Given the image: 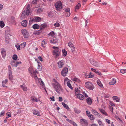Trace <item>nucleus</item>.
Masks as SVG:
<instances>
[{
    "instance_id": "nucleus-4",
    "label": "nucleus",
    "mask_w": 126,
    "mask_h": 126,
    "mask_svg": "<svg viewBox=\"0 0 126 126\" xmlns=\"http://www.w3.org/2000/svg\"><path fill=\"white\" fill-rule=\"evenodd\" d=\"M86 87L90 90H92L94 89V86L93 84L90 82H88L85 84Z\"/></svg>"
},
{
    "instance_id": "nucleus-31",
    "label": "nucleus",
    "mask_w": 126,
    "mask_h": 126,
    "mask_svg": "<svg viewBox=\"0 0 126 126\" xmlns=\"http://www.w3.org/2000/svg\"><path fill=\"white\" fill-rule=\"evenodd\" d=\"M35 19L36 20V22H39L41 20V17H38V16H36L35 17Z\"/></svg>"
},
{
    "instance_id": "nucleus-14",
    "label": "nucleus",
    "mask_w": 126,
    "mask_h": 126,
    "mask_svg": "<svg viewBox=\"0 0 126 126\" xmlns=\"http://www.w3.org/2000/svg\"><path fill=\"white\" fill-rule=\"evenodd\" d=\"M47 26V24L46 23H44L42 24L40 26V29L41 30H43Z\"/></svg>"
},
{
    "instance_id": "nucleus-15",
    "label": "nucleus",
    "mask_w": 126,
    "mask_h": 126,
    "mask_svg": "<svg viewBox=\"0 0 126 126\" xmlns=\"http://www.w3.org/2000/svg\"><path fill=\"white\" fill-rule=\"evenodd\" d=\"M91 70L92 71L94 72L96 74H98L99 76H101L102 75L101 73L99 71H96V69H94L93 68H91Z\"/></svg>"
},
{
    "instance_id": "nucleus-28",
    "label": "nucleus",
    "mask_w": 126,
    "mask_h": 126,
    "mask_svg": "<svg viewBox=\"0 0 126 126\" xmlns=\"http://www.w3.org/2000/svg\"><path fill=\"white\" fill-rule=\"evenodd\" d=\"M99 109L101 113L106 115H107V113L103 109Z\"/></svg>"
},
{
    "instance_id": "nucleus-9",
    "label": "nucleus",
    "mask_w": 126,
    "mask_h": 126,
    "mask_svg": "<svg viewBox=\"0 0 126 126\" xmlns=\"http://www.w3.org/2000/svg\"><path fill=\"white\" fill-rule=\"evenodd\" d=\"M80 122L82 126H87L88 125V124L87 121L84 119H81L80 121Z\"/></svg>"
},
{
    "instance_id": "nucleus-47",
    "label": "nucleus",
    "mask_w": 126,
    "mask_h": 126,
    "mask_svg": "<svg viewBox=\"0 0 126 126\" xmlns=\"http://www.w3.org/2000/svg\"><path fill=\"white\" fill-rule=\"evenodd\" d=\"M43 11V10L41 8H39L37 10V11L38 13H41Z\"/></svg>"
},
{
    "instance_id": "nucleus-22",
    "label": "nucleus",
    "mask_w": 126,
    "mask_h": 126,
    "mask_svg": "<svg viewBox=\"0 0 126 126\" xmlns=\"http://www.w3.org/2000/svg\"><path fill=\"white\" fill-rule=\"evenodd\" d=\"M58 41V40L57 39L54 38L50 40V42L51 43L55 44Z\"/></svg>"
},
{
    "instance_id": "nucleus-57",
    "label": "nucleus",
    "mask_w": 126,
    "mask_h": 126,
    "mask_svg": "<svg viewBox=\"0 0 126 126\" xmlns=\"http://www.w3.org/2000/svg\"><path fill=\"white\" fill-rule=\"evenodd\" d=\"M42 67H41L40 65H38V69L39 71H41L42 70Z\"/></svg>"
},
{
    "instance_id": "nucleus-27",
    "label": "nucleus",
    "mask_w": 126,
    "mask_h": 126,
    "mask_svg": "<svg viewBox=\"0 0 126 126\" xmlns=\"http://www.w3.org/2000/svg\"><path fill=\"white\" fill-rule=\"evenodd\" d=\"M47 42V40H43L42 42V46L44 47V46L46 44Z\"/></svg>"
},
{
    "instance_id": "nucleus-41",
    "label": "nucleus",
    "mask_w": 126,
    "mask_h": 126,
    "mask_svg": "<svg viewBox=\"0 0 126 126\" xmlns=\"http://www.w3.org/2000/svg\"><path fill=\"white\" fill-rule=\"evenodd\" d=\"M81 5V4L80 3H78V4L76 5V6L75 7L76 9H79V8L80 7V6Z\"/></svg>"
},
{
    "instance_id": "nucleus-61",
    "label": "nucleus",
    "mask_w": 126,
    "mask_h": 126,
    "mask_svg": "<svg viewBox=\"0 0 126 126\" xmlns=\"http://www.w3.org/2000/svg\"><path fill=\"white\" fill-rule=\"evenodd\" d=\"M16 47L18 50H19L20 49V47L19 45H16Z\"/></svg>"
},
{
    "instance_id": "nucleus-54",
    "label": "nucleus",
    "mask_w": 126,
    "mask_h": 126,
    "mask_svg": "<svg viewBox=\"0 0 126 126\" xmlns=\"http://www.w3.org/2000/svg\"><path fill=\"white\" fill-rule=\"evenodd\" d=\"M30 11L29 9H26V13L27 16H28L30 13Z\"/></svg>"
},
{
    "instance_id": "nucleus-2",
    "label": "nucleus",
    "mask_w": 126,
    "mask_h": 126,
    "mask_svg": "<svg viewBox=\"0 0 126 126\" xmlns=\"http://www.w3.org/2000/svg\"><path fill=\"white\" fill-rule=\"evenodd\" d=\"M52 48L55 49L54 51L53 52V55L56 57H58L60 54L61 52V49H60L58 47H53Z\"/></svg>"
},
{
    "instance_id": "nucleus-64",
    "label": "nucleus",
    "mask_w": 126,
    "mask_h": 126,
    "mask_svg": "<svg viewBox=\"0 0 126 126\" xmlns=\"http://www.w3.org/2000/svg\"><path fill=\"white\" fill-rule=\"evenodd\" d=\"M38 59L41 62L43 61L42 58L40 56H39Z\"/></svg>"
},
{
    "instance_id": "nucleus-43",
    "label": "nucleus",
    "mask_w": 126,
    "mask_h": 126,
    "mask_svg": "<svg viewBox=\"0 0 126 126\" xmlns=\"http://www.w3.org/2000/svg\"><path fill=\"white\" fill-rule=\"evenodd\" d=\"M21 87L24 91H26L27 90V88L26 87H24L23 85H21L20 86Z\"/></svg>"
},
{
    "instance_id": "nucleus-20",
    "label": "nucleus",
    "mask_w": 126,
    "mask_h": 126,
    "mask_svg": "<svg viewBox=\"0 0 126 126\" xmlns=\"http://www.w3.org/2000/svg\"><path fill=\"white\" fill-rule=\"evenodd\" d=\"M8 81V80L7 79H6L5 80H4L2 82V85L3 87H7L5 85L6 83Z\"/></svg>"
},
{
    "instance_id": "nucleus-16",
    "label": "nucleus",
    "mask_w": 126,
    "mask_h": 126,
    "mask_svg": "<svg viewBox=\"0 0 126 126\" xmlns=\"http://www.w3.org/2000/svg\"><path fill=\"white\" fill-rule=\"evenodd\" d=\"M86 102L89 105H90L91 104L92 102V101L91 98L90 97L87 98L86 99Z\"/></svg>"
},
{
    "instance_id": "nucleus-59",
    "label": "nucleus",
    "mask_w": 126,
    "mask_h": 126,
    "mask_svg": "<svg viewBox=\"0 0 126 126\" xmlns=\"http://www.w3.org/2000/svg\"><path fill=\"white\" fill-rule=\"evenodd\" d=\"M75 81L76 82H77L79 83V82H80L81 81H80V80L79 79H78L77 78H76V79Z\"/></svg>"
},
{
    "instance_id": "nucleus-3",
    "label": "nucleus",
    "mask_w": 126,
    "mask_h": 126,
    "mask_svg": "<svg viewBox=\"0 0 126 126\" xmlns=\"http://www.w3.org/2000/svg\"><path fill=\"white\" fill-rule=\"evenodd\" d=\"M28 70L29 72L32 76L33 75L35 77H37L36 73L37 72L36 70L34 71L32 67H30L29 68Z\"/></svg>"
},
{
    "instance_id": "nucleus-18",
    "label": "nucleus",
    "mask_w": 126,
    "mask_h": 126,
    "mask_svg": "<svg viewBox=\"0 0 126 126\" xmlns=\"http://www.w3.org/2000/svg\"><path fill=\"white\" fill-rule=\"evenodd\" d=\"M92 111L93 113L95 115H97L99 116H100L101 115L99 114L97 112L96 110H94V109H92Z\"/></svg>"
},
{
    "instance_id": "nucleus-11",
    "label": "nucleus",
    "mask_w": 126,
    "mask_h": 126,
    "mask_svg": "<svg viewBox=\"0 0 126 126\" xmlns=\"http://www.w3.org/2000/svg\"><path fill=\"white\" fill-rule=\"evenodd\" d=\"M21 62L20 61L19 62H16L15 63V62L13 61L11 63L12 65L16 67L18 64H21Z\"/></svg>"
},
{
    "instance_id": "nucleus-37",
    "label": "nucleus",
    "mask_w": 126,
    "mask_h": 126,
    "mask_svg": "<svg viewBox=\"0 0 126 126\" xmlns=\"http://www.w3.org/2000/svg\"><path fill=\"white\" fill-rule=\"evenodd\" d=\"M9 73V79L10 80H12L13 79L12 73Z\"/></svg>"
},
{
    "instance_id": "nucleus-6",
    "label": "nucleus",
    "mask_w": 126,
    "mask_h": 126,
    "mask_svg": "<svg viewBox=\"0 0 126 126\" xmlns=\"http://www.w3.org/2000/svg\"><path fill=\"white\" fill-rule=\"evenodd\" d=\"M90 62L91 64L93 66L98 67L99 66V64L98 62L93 59H90Z\"/></svg>"
},
{
    "instance_id": "nucleus-8",
    "label": "nucleus",
    "mask_w": 126,
    "mask_h": 126,
    "mask_svg": "<svg viewBox=\"0 0 126 126\" xmlns=\"http://www.w3.org/2000/svg\"><path fill=\"white\" fill-rule=\"evenodd\" d=\"M68 69L66 67L63 68L61 72V75L63 77L65 76L67 74Z\"/></svg>"
},
{
    "instance_id": "nucleus-42",
    "label": "nucleus",
    "mask_w": 126,
    "mask_h": 126,
    "mask_svg": "<svg viewBox=\"0 0 126 126\" xmlns=\"http://www.w3.org/2000/svg\"><path fill=\"white\" fill-rule=\"evenodd\" d=\"M5 114V111L4 110H2L0 114V117L3 116Z\"/></svg>"
},
{
    "instance_id": "nucleus-32",
    "label": "nucleus",
    "mask_w": 126,
    "mask_h": 126,
    "mask_svg": "<svg viewBox=\"0 0 126 126\" xmlns=\"http://www.w3.org/2000/svg\"><path fill=\"white\" fill-rule=\"evenodd\" d=\"M67 86L70 88L71 89L73 90V88L72 86L70 81H67Z\"/></svg>"
},
{
    "instance_id": "nucleus-53",
    "label": "nucleus",
    "mask_w": 126,
    "mask_h": 126,
    "mask_svg": "<svg viewBox=\"0 0 126 126\" xmlns=\"http://www.w3.org/2000/svg\"><path fill=\"white\" fill-rule=\"evenodd\" d=\"M70 12L65 13V15L66 17H68L70 16Z\"/></svg>"
},
{
    "instance_id": "nucleus-44",
    "label": "nucleus",
    "mask_w": 126,
    "mask_h": 126,
    "mask_svg": "<svg viewBox=\"0 0 126 126\" xmlns=\"http://www.w3.org/2000/svg\"><path fill=\"white\" fill-rule=\"evenodd\" d=\"M88 76H89L88 77L89 78H92L94 77L93 74L91 72H90L89 74V76L88 75Z\"/></svg>"
},
{
    "instance_id": "nucleus-63",
    "label": "nucleus",
    "mask_w": 126,
    "mask_h": 126,
    "mask_svg": "<svg viewBox=\"0 0 126 126\" xmlns=\"http://www.w3.org/2000/svg\"><path fill=\"white\" fill-rule=\"evenodd\" d=\"M106 121L108 124H110V121L108 119H106Z\"/></svg>"
},
{
    "instance_id": "nucleus-38",
    "label": "nucleus",
    "mask_w": 126,
    "mask_h": 126,
    "mask_svg": "<svg viewBox=\"0 0 126 126\" xmlns=\"http://www.w3.org/2000/svg\"><path fill=\"white\" fill-rule=\"evenodd\" d=\"M74 111L75 112L77 113H79L81 112L78 109L76 108H74Z\"/></svg>"
},
{
    "instance_id": "nucleus-62",
    "label": "nucleus",
    "mask_w": 126,
    "mask_h": 126,
    "mask_svg": "<svg viewBox=\"0 0 126 126\" xmlns=\"http://www.w3.org/2000/svg\"><path fill=\"white\" fill-rule=\"evenodd\" d=\"M54 98V97L53 96L52 97H50V98L52 101H55Z\"/></svg>"
},
{
    "instance_id": "nucleus-29",
    "label": "nucleus",
    "mask_w": 126,
    "mask_h": 126,
    "mask_svg": "<svg viewBox=\"0 0 126 126\" xmlns=\"http://www.w3.org/2000/svg\"><path fill=\"white\" fill-rule=\"evenodd\" d=\"M75 95H77V94H79L80 91L78 88H75Z\"/></svg>"
},
{
    "instance_id": "nucleus-23",
    "label": "nucleus",
    "mask_w": 126,
    "mask_h": 126,
    "mask_svg": "<svg viewBox=\"0 0 126 126\" xmlns=\"http://www.w3.org/2000/svg\"><path fill=\"white\" fill-rule=\"evenodd\" d=\"M32 28L34 29H38L40 28V26L38 24H35L32 26Z\"/></svg>"
},
{
    "instance_id": "nucleus-13",
    "label": "nucleus",
    "mask_w": 126,
    "mask_h": 126,
    "mask_svg": "<svg viewBox=\"0 0 126 126\" xmlns=\"http://www.w3.org/2000/svg\"><path fill=\"white\" fill-rule=\"evenodd\" d=\"M1 53L2 55V57L3 58L5 59L6 54L5 50L2 48V50L1 51Z\"/></svg>"
},
{
    "instance_id": "nucleus-1",
    "label": "nucleus",
    "mask_w": 126,
    "mask_h": 126,
    "mask_svg": "<svg viewBox=\"0 0 126 126\" xmlns=\"http://www.w3.org/2000/svg\"><path fill=\"white\" fill-rule=\"evenodd\" d=\"M53 86L56 91L58 94H60L59 91L63 92V89L59 83H57L56 85Z\"/></svg>"
},
{
    "instance_id": "nucleus-25",
    "label": "nucleus",
    "mask_w": 126,
    "mask_h": 126,
    "mask_svg": "<svg viewBox=\"0 0 126 126\" xmlns=\"http://www.w3.org/2000/svg\"><path fill=\"white\" fill-rule=\"evenodd\" d=\"M62 104L64 107L67 109L68 110L69 109V108L68 106L64 102H62Z\"/></svg>"
},
{
    "instance_id": "nucleus-10",
    "label": "nucleus",
    "mask_w": 126,
    "mask_h": 126,
    "mask_svg": "<svg viewBox=\"0 0 126 126\" xmlns=\"http://www.w3.org/2000/svg\"><path fill=\"white\" fill-rule=\"evenodd\" d=\"M76 96L81 100H83L84 98L83 95L80 94H77V95H76Z\"/></svg>"
},
{
    "instance_id": "nucleus-17",
    "label": "nucleus",
    "mask_w": 126,
    "mask_h": 126,
    "mask_svg": "<svg viewBox=\"0 0 126 126\" xmlns=\"http://www.w3.org/2000/svg\"><path fill=\"white\" fill-rule=\"evenodd\" d=\"M27 21L26 20H23L22 21L21 23V25L24 27H26L27 25Z\"/></svg>"
},
{
    "instance_id": "nucleus-36",
    "label": "nucleus",
    "mask_w": 126,
    "mask_h": 126,
    "mask_svg": "<svg viewBox=\"0 0 126 126\" xmlns=\"http://www.w3.org/2000/svg\"><path fill=\"white\" fill-rule=\"evenodd\" d=\"M62 52L63 53V55L65 57L66 56L67 54V51H66L65 49H64L62 50Z\"/></svg>"
},
{
    "instance_id": "nucleus-40",
    "label": "nucleus",
    "mask_w": 126,
    "mask_h": 126,
    "mask_svg": "<svg viewBox=\"0 0 126 126\" xmlns=\"http://www.w3.org/2000/svg\"><path fill=\"white\" fill-rule=\"evenodd\" d=\"M120 72L122 74H124L126 73V69H122L120 70Z\"/></svg>"
},
{
    "instance_id": "nucleus-60",
    "label": "nucleus",
    "mask_w": 126,
    "mask_h": 126,
    "mask_svg": "<svg viewBox=\"0 0 126 126\" xmlns=\"http://www.w3.org/2000/svg\"><path fill=\"white\" fill-rule=\"evenodd\" d=\"M33 113L35 115H36L37 114V111L36 110H33Z\"/></svg>"
},
{
    "instance_id": "nucleus-24",
    "label": "nucleus",
    "mask_w": 126,
    "mask_h": 126,
    "mask_svg": "<svg viewBox=\"0 0 126 126\" xmlns=\"http://www.w3.org/2000/svg\"><path fill=\"white\" fill-rule=\"evenodd\" d=\"M112 98L113 100H115L116 102H118L119 101V99L117 96H113Z\"/></svg>"
},
{
    "instance_id": "nucleus-5",
    "label": "nucleus",
    "mask_w": 126,
    "mask_h": 126,
    "mask_svg": "<svg viewBox=\"0 0 126 126\" xmlns=\"http://www.w3.org/2000/svg\"><path fill=\"white\" fill-rule=\"evenodd\" d=\"M56 9L58 11H59L62 8V2L59 1L56 2L55 4Z\"/></svg>"
},
{
    "instance_id": "nucleus-51",
    "label": "nucleus",
    "mask_w": 126,
    "mask_h": 126,
    "mask_svg": "<svg viewBox=\"0 0 126 126\" xmlns=\"http://www.w3.org/2000/svg\"><path fill=\"white\" fill-rule=\"evenodd\" d=\"M54 26L55 27H59L60 26V25L59 23L56 22L54 24Z\"/></svg>"
},
{
    "instance_id": "nucleus-35",
    "label": "nucleus",
    "mask_w": 126,
    "mask_h": 126,
    "mask_svg": "<svg viewBox=\"0 0 126 126\" xmlns=\"http://www.w3.org/2000/svg\"><path fill=\"white\" fill-rule=\"evenodd\" d=\"M97 83L98 85H99L101 87H102L103 86L102 84L101 83L100 81L99 80L97 81Z\"/></svg>"
},
{
    "instance_id": "nucleus-30",
    "label": "nucleus",
    "mask_w": 126,
    "mask_h": 126,
    "mask_svg": "<svg viewBox=\"0 0 126 126\" xmlns=\"http://www.w3.org/2000/svg\"><path fill=\"white\" fill-rule=\"evenodd\" d=\"M5 42L6 43H8L10 41V38L7 36H5Z\"/></svg>"
},
{
    "instance_id": "nucleus-52",
    "label": "nucleus",
    "mask_w": 126,
    "mask_h": 126,
    "mask_svg": "<svg viewBox=\"0 0 126 126\" xmlns=\"http://www.w3.org/2000/svg\"><path fill=\"white\" fill-rule=\"evenodd\" d=\"M26 43L25 42H24L23 43L21 44H20V45L21 46H22V47H25V46L26 45Z\"/></svg>"
},
{
    "instance_id": "nucleus-12",
    "label": "nucleus",
    "mask_w": 126,
    "mask_h": 126,
    "mask_svg": "<svg viewBox=\"0 0 126 126\" xmlns=\"http://www.w3.org/2000/svg\"><path fill=\"white\" fill-rule=\"evenodd\" d=\"M58 64V67L59 68H62L64 65V63L63 61H59Z\"/></svg>"
},
{
    "instance_id": "nucleus-19",
    "label": "nucleus",
    "mask_w": 126,
    "mask_h": 126,
    "mask_svg": "<svg viewBox=\"0 0 126 126\" xmlns=\"http://www.w3.org/2000/svg\"><path fill=\"white\" fill-rule=\"evenodd\" d=\"M116 79L114 78H113L112 79L111 81L110 82V84L111 85H114L116 83Z\"/></svg>"
},
{
    "instance_id": "nucleus-58",
    "label": "nucleus",
    "mask_w": 126,
    "mask_h": 126,
    "mask_svg": "<svg viewBox=\"0 0 126 126\" xmlns=\"http://www.w3.org/2000/svg\"><path fill=\"white\" fill-rule=\"evenodd\" d=\"M71 51L73 52L75 51V47L74 46L73 47H71Z\"/></svg>"
},
{
    "instance_id": "nucleus-56",
    "label": "nucleus",
    "mask_w": 126,
    "mask_h": 126,
    "mask_svg": "<svg viewBox=\"0 0 126 126\" xmlns=\"http://www.w3.org/2000/svg\"><path fill=\"white\" fill-rule=\"evenodd\" d=\"M98 122L99 125L100 126H102L103 124H102V122L99 120H98Z\"/></svg>"
},
{
    "instance_id": "nucleus-46",
    "label": "nucleus",
    "mask_w": 126,
    "mask_h": 126,
    "mask_svg": "<svg viewBox=\"0 0 126 126\" xmlns=\"http://www.w3.org/2000/svg\"><path fill=\"white\" fill-rule=\"evenodd\" d=\"M11 68L10 66L9 65L8 66V73H12Z\"/></svg>"
},
{
    "instance_id": "nucleus-48",
    "label": "nucleus",
    "mask_w": 126,
    "mask_h": 126,
    "mask_svg": "<svg viewBox=\"0 0 126 126\" xmlns=\"http://www.w3.org/2000/svg\"><path fill=\"white\" fill-rule=\"evenodd\" d=\"M54 34L55 33L53 31H52L50 32L48 34V35L49 36H53L54 35Z\"/></svg>"
},
{
    "instance_id": "nucleus-34",
    "label": "nucleus",
    "mask_w": 126,
    "mask_h": 126,
    "mask_svg": "<svg viewBox=\"0 0 126 126\" xmlns=\"http://www.w3.org/2000/svg\"><path fill=\"white\" fill-rule=\"evenodd\" d=\"M5 26V24L3 21H0V26L2 28L4 27Z\"/></svg>"
},
{
    "instance_id": "nucleus-45",
    "label": "nucleus",
    "mask_w": 126,
    "mask_h": 126,
    "mask_svg": "<svg viewBox=\"0 0 126 126\" xmlns=\"http://www.w3.org/2000/svg\"><path fill=\"white\" fill-rule=\"evenodd\" d=\"M17 58V55L16 54H14L13 57V60H16Z\"/></svg>"
},
{
    "instance_id": "nucleus-21",
    "label": "nucleus",
    "mask_w": 126,
    "mask_h": 126,
    "mask_svg": "<svg viewBox=\"0 0 126 126\" xmlns=\"http://www.w3.org/2000/svg\"><path fill=\"white\" fill-rule=\"evenodd\" d=\"M87 116L91 120H93L94 119V116L92 114H90L89 115H87Z\"/></svg>"
},
{
    "instance_id": "nucleus-7",
    "label": "nucleus",
    "mask_w": 126,
    "mask_h": 126,
    "mask_svg": "<svg viewBox=\"0 0 126 126\" xmlns=\"http://www.w3.org/2000/svg\"><path fill=\"white\" fill-rule=\"evenodd\" d=\"M21 33L24 38H28L29 33L27 30L26 29H22L21 30Z\"/></svg>"
},
{
    "instance_id": "nucleus-33",
    "label": "nucleus",
    "mask_w": 126,
    "mask_h": 126,
    "mask_svg": "<svg viewBox=\"0 0 126 126\" xmlns=\"http://www.w3.org/2000/svg\"><path fill=\"white\" fill-rule=\"evenodd\" d=\"M31 99L33 101H35L36 102H37L38 101V100L35 97H31Z\"/></svg>"
},
{
    "instance_id": "nucleus-55",
    "label": "nucleus",
    "mask_w": 126,
    "mask_h": 126,
    "mask_svg": "<svg viewBox=\"0 0 126 126\" xmlns=\"http://www.w3.org/2000/svg\"><path fill=\"white\" fill-rule=\"evenodd\" d=\"M53 80H54V81L55 82V83H53L52 84V86H54L55 85H56V84L57 83H59L57 80H56L55 79H54Z\"/></svg>"
},
{
    "instance_id": "nucleus-50",
    "label": "nucleus",
    "mask_w": 126,
    "mask_h": 126,
    "mask_svg": "<svg viewBox=\"0 0 126 126\" xmlns=\"http://www.w3.org/2000/svg\"><path fill=\"white\" fill-rule=\"evenodd\" d=\"M15 17H14L13 16H12L11 17V19L12 20V21L13 23L15 22Z\"/></svg>"
},
{
    "instance_id": "nucleus-49",
    "label": "nucleus",
    "mask_w": 126,
    "mask_h": 126,
    "mask_svg": "<svg viewBox=\"0 0 126 126\" xmlns=\"http://www.w3.org/2000/svg\"><path fill=\"white\" fill-rule=\"evenodd\" d=\"M41 30H38L36 31L35 32V34L38 35H39L42 32Z\"/></svg>"
},
{
    "instance_id": "nucleus-26",
    "label": "nucleus",
    "mask_w": 126,
    "mask_h": 126,
    "mask_svg": "<svg viewBox=\"0 0 126 126\" xmlns=\"http://www.w3.org/2000/svg\"><path fill=\"white\" fill-rule=\"evenodd\" d=\"M26 14V11L25 10L23 11L21 14V19L23 18V17L25 16Z\"/></svg>"
},
{
    "instance_id": "nucleus-39",
    "label": "nucleus",
    "mask_w": 126,
    "mask_h": 126,
    "mask_svg": "<svg viewBox=\"0 0 126 126\" xmlns=\"http://www.w3.org/2000/svg\"><path fill=\"white\" fill-rule=\"evenodd\" d=\"M68 45L69 47H70L71 48V47H73L74 46V45L70 42H69L68 43Z\"/></svg>"
}]
</instances>
